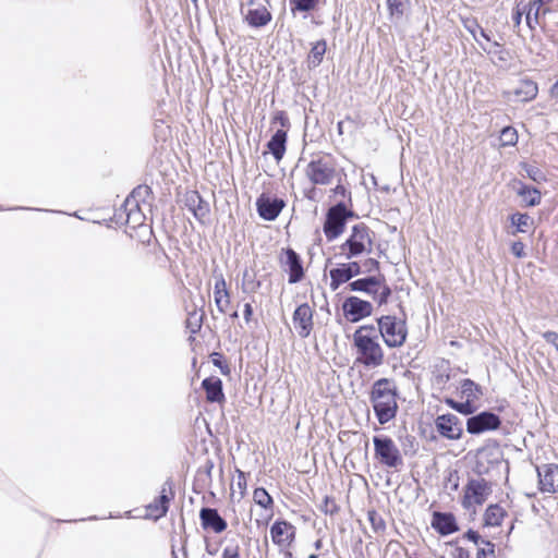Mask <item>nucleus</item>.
<instances>
[{
  "instance_id": "nucleus-44",
  "label": "nucleus",
  "mask_w": 558,
  "mask_h": 558,
  "mask_svg": "<svg viewBox=\"0 0 558 558\" xmlns=\"http://www.w3.org/2000/svg\"><path fill=\"white\" fill-rule=\"evenodd\" d=\"M320 510L326 514H335L338 512L339 508L335 500L330 498L329 496H325L323 504L320 506Z\"/></svg>"
},
{
  "instance_id": "nucleus-9",
  "label": "nucleus",
  "mask_w": 558,
  "mask_h": 558,
  "mask_svg": "<svg viewBox=\"0 0 558 558\" xmlns=\"http://www.w3.org/2000/svg\"><path fill=\"white\" fill-rule=\"evenodd\" d=\"M174 496V483L172 478H168L162 484L159 496L146 507L147 515L155 520L165 517L169 510V504Z\"/></svg>"
},
{
  "instance_id": "nucleus-60",
  "label": "nucleus",
  "mask_w": 558,
  "mask_h": 558,
  "mask_svg": "<svg viewBox=\"0 0 558 558\" xmlns=\"http://www.w3.org/2000/svg\"><path fill=\"white\" fill-rule=\"evenodd\" d=\"M323 546V541L322 539H317L315 543H314V547L316 550H319Z\"/></svg>"
},
{
  "instance_id": "nucleus-64",
  "label": "nucleus",
  "mask_w": 558,
  "mask_h": 558,
  "mask_svg": "<svg viewBox=\"0 0 558 558\" xmlns=\"http://www.w3.org/2000/svg\"><path fill=\"white\" fill-rule=\"evenodd\" d=\"M308 558H318V556L316 554H311Z\"/></svg>"
},
{
  "instance_id": "nucleus-10",
  "label": "nucleus",
  "mask_w": 558,
  "mask_h": 558,
  "mask_svg": "<svg viewBox=\"0 0 558 558\" xmlns=\"http://www.w3.org/2000/svg\"><path fill=\"white\" fill-rule=\"evenodd\" d=\"M500 417L490 411H483L472 415L466 421V432L471 435H478L485 432L496 430L500 427Z\"/></svg>"
},
{
  "instance_id": "nucleus-41",
  "label": "nucleus",
  "mask_w": 558,
  "mask_h": 558,
  "mask_svg": "<svg viewBox=\"0 0 558 558\" xmlns=\"http://www.w3.org/2000/svg\"><path fill=\"white\" fill-rule=\"evenodd\" d=\"M464 28L472 35L474 40L482 47L484 51H487L486 47H484L477 37V33L481 29V25L477 23L475 19H465L463 20Z\"/></svg>"
},
{
  "instance_id": "nucleus-54",
  "label": "nucleus",
  "mask_w": 558,
  "mask_h": 558,
  "mask_svg": "<svg viewBox=\"0 0 558 558\" xmlns=\"http://www.w3.org/2000/svg\"><path fill=\"white\" fill-rule=\"evenodd\" d=\"M332 193L335 196H341L342 198H345L347 196H350V192L345 189L344 185L338 184L333 190Z\"/></svg>"
},
{
  "instance_id": "nucleus-32",
  "label": "nucleus",
  "mask_w": 558,
  "mask_h": 558,
  "mask_svg": "<svg viewBox=\"0 0 558 558\" xmlns=\"http://www.w3.org/2000/svg\"><path fill=\"white\" fill-rule=\"evenodd\" d=\"M123 208L126 216L125 221L128 225H131L133 228L143 225L145 216L141 210V206H126V201H124Z\"/></svg>"
},
{
  "instance_id": "nucleus-50",
  "label": "nucleus",
  "mask_w": 558,
  "mask_h": 558,
  "mask_svg": "<svg viewBox=\"0 0 558 558\" xmlns=\"http://www.w3.org/2000/svg\"><path fill=\"white\" fill-rule=\"evenodd\" d=\"M275 122H278L282 128H289L290 121L284 111H278L274 118Z\"/></svg>"
},
{
  "instance_id": "nucleus-13",
  "label": "nucleus",
  "mask_w": 558,
  "mask_h": 558,
  "mask_svg": "<svg viewBox=\"0 0 558 558\" xmlns=\"http://www.w3.org/2000/svg\"><path fill=\"white\" fill-rule=\"evenodd\" d=\"M286 206V203L283 199L278 197H271L268 194L263 193L257 199H256V208L258 215L267 221L275 220Z\"/></svg>"
},
{
  "instance_id": "nucleus-35",
  "label": "nucleus",
  "mask_w": 558,
  "mask_h": 558,
  "mask_svg": "<svg viewBox=\"0 0 558 558\" xmlns=\"http://www.w3.org/2000/svg\"><path fill=\"white\" fill-rule=\"evenodd\" d=\"M253 500L266 510H272L274 499L264 487H257L253 492Z\"/></svg>"
},
{
  "instance_id": "nucleus-1",
  "label": "nucleus",
  "mask_w": 558,
  "mask_h": 558,
  "mask_svg": "<svg viewBox=\"0 0 558 558\" xmlns=\"http://www.w3.org/2000/svg\"><path fill=\"white\" fill-rule=\"evenodd\" d=\"M353 345L356 350V363L368 368L384 363L385 354L378 342L375 325L360 326L353 333Z\"/></svg>"
},
{
  "instance_id": "nucleus-55",
  "label": "nucleus",
  "mask_w": 558,
  "mask_h": 558,
  "mask_svg": "<svg viewBox=\"0 0 558 558\" xmlns=\"http://www.w3.org/2000/svg\"><path fill=\"white\" fill-rule=\"evenodd\" d=\"M253 315V307L250 303H245L244 304V311H243V316H244V319L246 323H248L251 320V317Z\"/></svg>"
},
{
  "instance_id": "nucleus-33",
  "label": "nucleus",
  "mask_w": 558,
  "mask_h": 558,
  "mask_svg": "<svg viewBox=\"0 0 558 558\" xmlns=\"http://www.w3.org/2000/svg\"><path fill=\"white\" fill-rule=\"evenodd\" d=\"M460 391L462 397H465L472 403L482 395L481 387L468 378L461 381Z\"/></svg>"
},
{
  "instance_id": "nucleus-28",
  "label": "nucleus",
  "mask_w": 558,
  "mask_h": 558,
  "mask_svg": "<svg viewBox=\"0 0 558 558\" xmlns=\"http://www.w3.org/2000/svg\"><path fill=\"white\" fill-rule=\"evenodd\" d=\"M515 191L526 206L534 207L541 203L542 194L536 187L529 186L520 181Z\"/></svg>"
},
{
  "instance_id": "nucleus-21",
  "label": "nucleus",
  "mask_w": 558,
  "mask_h": 558,
  "mask_svg": "<svg viewBox=\"0 0 558 558\" xmlns=\"http://www.w3.org/2000/svg\"><path fill=\"white\" fill-rule=\"evenodd\" d=\"M430 525L442 536H447L459 531L456 517L451 512L435 511L433 513Z\"/></svg>"
},
{
  "instance_id": "nucleus-36",
  "label": "nucleus",
  "mask_w": 558,
  "mask_h": 558,
  "mask_svg": "<svg viewBox=\"0 0 558 558\" xmlns=\"http://www.w3.org/2000/svg\"><path fill=\"white\" fill-rule=\"evenodd\" d=\"M511 225L517 228V232H526L533 223V219L527 214L515 213L510 216Z\"/></svg>"
},
{
  "instance_id": "nucleus-8",
  "label": "nucleus",
  "mask_w": 558,
  "mask_h": 558,
  "mask_svg": "<svg viewBox=\"0 0 558 558\" xmlns=\"http://www.w3.org/2000/svg\"><path fill=\"white\" fill-rule=\"evenodd\" d=\"M306 177L315 185H328L336 174L333 165L327 158L313 159L305 169Z\"/></svg>"
},
{
  "instance_id": "nucleus-29",
  "label": "nucleus",
  "mask_w": 558,
  "mask_h": 558,
  "mask_svg": "<svg viewBox=\"0 0 558 558\" xmlns=\"http://www.w3.org/2000/svg\"><path fill=\"white\" fill-rule=\"evenodd\" d=\"M325 3L326 0H289L290 12L292 15L312 12Z\"/></svg>"
},
{
  "instance_id": "nucleus-53",
  "label": "nucleus",
  "mask_w": 558,
  "mask_h": 558,
  "mask_svg": "<svg viewBox=\"0 0 558 558\" xmlns=\"http://www.w3.org/2000/svg\"><path fill=\"white\" fill-rule=\"evenodd\" d=\"M464 537L471 542H473L474 544H478V543H482V538L480 536V534L474 531V530H469L465 534H464Z\"/></svg>"
},
{
  "instance_id": "nucleus-43",
  "label": "nucleus",
  "mask_w": 558,
  "mask_h": 558,
  "mask_svg": "<svg viewBox=\"0 0 558 558\" xmlns=\"http://www.w3.org/2000/svg\"><path fill=\"white\" fill-rule=\"evenodd\" d=\"M485 546L477 551V558H495V545L490 541H482Z\"/></svg>"
},
{
  "instance_id": "nucleus-52",
  "label": "nucleus",
  "mask_w": 558,
  "mask_h": 558,
  "mask_svg": "<svg viewBox=\"0 0 558 558\" xmlns=\"http://www.w3.org/2000/svg\"><path fill=\"white\" fill-rule=\"evenodd\" d=\"M221 558H240L238 547H226L222 551Z\"/></svg>"
},
{
  "instance_id": "nucleus-11",
  "label": "nucleus",
  "mask_w": 558,
  "mask_h": 558,
  "mask_svg": "<svg viewBox=\"0 0 558 558\" xmlns=\"http://www.w3.org/2000/svg\"><path fill=\"white\" fill-rule=\"evenodd\" d=\"M435 428L441 437L449 440H458L463 434L462 422L452 413L438 415L435 418Z\"/></svg>"
},
{
  "instance_id": "nucleus-62",
  "label": "nucleus",
  "mask_w": 558,
  "mask_h": 558,
  "mask_svg": "<svg viewBox=\"0 0 558 558\" xmlns=\"http://www.w3.org/2000/svg\"><path fill=\"white\" fill-rule=\"evenodd\" d=\"M342 125H343V122H342V121L338 122L337 128H338V132H339V134H342Z\"/></svg>"
},
{
  "instance_id": "nucleus-49",
  "label": "nucleus",
  "mask_w": 558,
  "mask_h": 558,
  "mask_svg": "<svg viewBox=\"0 0 558 558\" xmlns=\"http://www.w3.org/2000/svg\"><path fill=\"white\" fill-rule=\"evenodd\" d=\"M524 247L521 241H515L511 244V253L518 258H523L525 257Z\"/></svg>"
},
{
  "instance_id": "nucleus-59",
  "label": "nucleus",
  "mask_w": 558,
  "mask_h": 558,
  "mask_svg": "<svg viewBox=\"0 0 558 558\" xmlns=\"http://www.w3.org/2000/svg\"><path fill=\"white\" fill-rule=\"evenodd\" d=\"M448 380H449V375H446V376H444V375H439V376H437V383H438V384H445V383H447Z\"/></svg>"
},
{
  "instance_id": "nucleus-46",
  "label": "nucleus",
  "mask_w": 558,
  "mask_h": 558,
  "mask_svg": "<svg viewBox=\"0 0 558 558\" xmlns=\"http://www.w3.org/2000/svg\"><path fill=\"white\" fill-rule=\"evenodd\" d=\"M213 364L220 368L221 373L223 375L230 374V367L229 365L223 361V357L220 353H214L213 354Z\"/></svg>"
},
{
  "instance_id": "nucleus-34",
  "label": "nucleus",
  "mask_w": 558,
  "mask_h": 558,
  "mask_svg": "<svg viewBox=\"0 0 558 558\" xmlns=\"http://www.w3.org/2000/svg\"><path fill=\"white\" fill-rule=\"evenodd\" d=\"M326 49L327 44L325 39H320L313 45L308 54V62L312 66L316 68L322 63Z\"/></svg>"
},
{
  "instance_id": "nucleus-12",
  "label": "nucleus",
  "mask_w": 558,
  "mask_h": 558,
  "mask_svg": "<svg viewBox=\"0 0 558 558\" xmlns=\"http://www.w3.org/2000/svg\"><path fill=\"white\" fill-rule=\"evenodd\" d=\"M344 317L351 323H357L373 313L371 302L357 296H348L342 303Z\"/></svg>"
},
{
  "instance_id": "nucleus-5",
  "label": "nucleus",
  "mask_w": 558,
  "mask_h": 558,
  "mask_svg": "<svg viewBox=\"0 0 558 558\" xmlns=\"http://www.w3.org/2000/svg\"><path fill=\"white\" fill-rule=\"evenodd\" d=\"M377 336L381 337L389 348L401 347L407 339L405 322L398 320L396 316L384 315L377 318V326H375Z\"/></svg>"
},
{
  "instance_id": "nucleus-48",
  "label": "nucleus",
  "mask_w": 558,
  "mask_h": 558,
  "mask_svg": "<svg viewBox=\"0 0 558 558\" xmlns=\"http://www.w3.org/2000/svg\"><path fill=\"white\" fill-rule=\"evenodd\" d=\"M542 337L547 343L551 344L558 352V332L545 331L542 333Z\"/></svg>"
},
{
  "instance_id": "nucleus-27",
  "label": "nucleus",
  "mask_w": 558,
  "mask_h": 558,
  "mask_svg": "<svg viewBox=\"0 0 558 558\" xmlns=\"http://www.w3.org/2000/svg\"><path fill=\"white\" fill-rule=\"evenodd\" d=\"M287 137L288 135L284 130H277L267 143V148L277 162L284 156Z\"/></svg>"
},
{
  "instance_id": "nucleus-18",
  "label": "nucleus",
  "mask_w": 558,
  "mask_h": 558,
  "mask_svg": "<svg viewBox=\"0 0 558 558\" xmlns=\"http://www.w3.org/2000/svg\"><path fill=\"white\" fill-rule=\"evenodd\" d=\"M270 536L276 545L288 547L294 541L295 529L291 523L278 520L270 527Z\"/></svg>"
},
{
  "instance_id": "nucleus-3",
  "label": "nucleus",
  "mask_w": 558,
  "mask_h": 558,
  "mask_svg": "<svg viewBox=\"0 0 558 558\" xmlns=\"http://www.w3.org/2000/svg\"><path fill=\"white\" fill-rule=\"evenodd\" d=\"M371 229L363 222L354 225L351 234L340 245L341 253L347 259L360 256L364 252L371 253L373 245Z\"/></svg>"
},
{
  "instance_id": "nucleus-4",
  "label": "nucleus",
  "mask_w": 558,
  "mask_h": 558,
  "mask_svg": "<svg viewBox=\"0 0 558 558\" xmlns=\"http://www.w3.org/2000/svg\"><path fill=\"white\" fill-rule=\"evenodd\" d=\"M348 287L351 291L364 292L372 295L378 306L387 304L392 293L391 288L387 284L386 278L383 275L356 279L351 281Z\"/></svg>"
},
{
  "instance_id": "nucleus-58",
  "label": "nucleus",
  "mask_w": 558,
  "mask_h": 558,
  "mask_svg": "<svg viewBox=\"0 0 558 558\" xmlns=\"http://www.w3.org/2000/svg\"><path fill=\"white\" fill-rule=\"evenodd\" d=\"M480 36L482 38H484L485 40L487 41H490V36L481 27V29L478 31Z\"/></svg>"
},
{
  "instance_id": "nucleus-2",
  "label": "nucleus",
  "mask_w": 558,
  "mask_h": 558,
  "mask_svg": "<svg viewBox=\"0 0 558 558\" xmlns=\"http://www.w3.org/2000/svg\"><path fill=\"white\" fill-rule=\"evenodd\" d=\"M397 396V387L392 380L380 378L373 384L371 401L379 424H387L396 417Z\"/></svg>"
},
{
  "instance_id": "nucleus-15",
  "label": "nucleus",
  "mask_w": 558,
  "mask_h": 558,
  "mask_svg": "<svg viewBox=\"0 0 558 558\" xmlns=\"http://www.w3.org/2000/svg\"><path fill=\"white\" fill-rule=\"evenodd\" d=\"M313 310L307 303L299 305L292 316L294 328L301 338H307L313 330Z\"/></svg>"
},
{
  "instance_id": "nucleus-19",
  "label": "nucleus",
  "mask_w": 558,
  "mask_h": 558,
  "mask_svg": "<svg viewBox=\"0 0 558 558\" xmlns=\"http://www.w3.org/2000/svg\"><path fill=\"white\" fill-rule=\"evenodd\" d=\"M286 259L281 264L287 267L289 272V283H298L304 277L303 264L300 255L292 248L283 250Z\"/></svg>"
},
{
  "instance_id": "nucleus-7",
  "label": "nucleus",
  "mask_w": 558,
  "mask_h": 558,
  "mask_svg": "<svg viewBox=\"0 0 558 558\" xmlns=\"http://www.w3.org/2000/svg\"><path fill=\"white\" fill-rule=\"evenodd\" d=\"M375 458L385 466L398 469L403 464L402 456L395 441L388 436H374Z\"/></svg>"
},
{
  "instance_id": "nucleus-61",
  "label": "nucleus",
  "mask_w": 558,
  "mask_h": 558,
  "mask_svg": "<svg viewBox=\"0 0 558 558\" xmlns=\"http://www.w3.org/2000/svg\"><path fill=\"white\" fill-rule=\"evenodd\" d=\"M493 46H494L496 49H500V48H501V45H500L498 41H494V43H493ZM493 52H494V53H497V52H498V50H494Z\"/></svg>"
},
{
  "instance_id": "nucleus-47",
  "label": "nucleus",
  "mask_w": 558,
  "mask_h": 558,
  "mask_svg": "<svg viewBox=\"0 0 558 558\" xmlns=\"http://www.w3.org/2000/svg\"><path fill=\"white\" fill-rule=\"evenodd\" d=\"M457 541H451L448 543V545L454 546L453 550L450 554L451 558H470V553L463 547L457 546Z\"/></svg>"
},
{
  "instance_id": "nucleus-56",
  "label": "nucleus",
  "mask_w": 558,
  "mask_h": 558,
  "mask_svg": "<svg viewBox=\"0 0 558 558\" xmlns=\"http://www.w3.org/2000/svg\"><path fill=\"white\" fill-rule=\"evenodd\" d=\"M238 487L243 490L246 488V480H245V474L242 472V471H239V475H238Z\"/></svg>"
},
{
  "instance_id": "nucleus-25",
  "label": "nucleus",
  "mask_w": 558,
  "mask_h": 558,
  "mask_svg": "<svg viewBox=\"0 0 558 558\" xmlns=\"http://www.w3.org/2000/svg\"><path fill=\"white\" fill-rule=\"evenodd\" d=\"M216 282L214 287V299L218 311L222 314L227 312L230 305V294L227 289V283L222 274L215 276Z\"/></svg>"
},
{
  "instance_id": "nucleus-38",
  "label": "nucleus",
  "mask_w": 558,
  "mask_h": 558,
  "mask_svg": "<svg viewBox=\"0 0 558 558\" xmlns=\"http://www.w3.org/2000/svg\"><path fill=\"white\" fill-rule=\"evenodd\" d=\"M446 403L453 410H456L457 412L461 413V414H464V415H470L474 412V405L471 401L466 400L465 402H458L451 398H447L446 399Z\"/></svg>"
},
{
  "instance_id": "nucleus-23",
  "label": "nucleus",
  "mask_w": 558,
  "mask_h": 558,
  "mask_svg": "<svg viewBox=\"0 0 558 558\" xmlns=\"http://www.w3.org/2000/svg\"><path fill=\"white\" fill-rule=\"evenodd\" d=\"M257 8L248 9L244 15V21L250 27L260 28L266 26L272 19L271 12L267 9V4H257Z\"/></svg>"
},
{
  "instance_id": "nucleus-42",
  "label": "nucleus",
  "mask_w": 558,
  "mask_h": 558,
  "mask_svg": "<svg viewBox=\"0 0 558 558\" xmlns=\"http://www.w3.org/2000/svg\"><path fill=\"white\" fill-rule=\"evenodd\" d=\"M368 520L375 532H383L386 529V522L383 517L375 510L368 511Z\"/></svg>"
},
{
  "instance_id": "nucleus-14",
  "label": "nucleus",
  "mask_w": 558,
  "mask_h": 558,
  "mask_svg": "<svg viewBox=\"0 0 558 558\" xmlns=\"http://www.w3.org/2000/svg\"><path fill=\"white\" fill-rule=\"evenodd\" d=\"M363 270L361 265L357 262H350L345 264H340L339 267L330 270V289L332 291L338 290V288L351 280L353 277L362 274Z\"/></svg>"
},
{
  "instance_id": "nucleus-45",
  "label": "nucleus",
  "mask_w": 558,
  "mask_h": 558,
  "mask_svg": "<svg viewBox=\"0 0 558 558\" xmlns=\"http://www.w3.org/2000/svg\"><path fill=\"white\" fill-rule=\"evenodd\" d=\"M524 170L526 175L535 182H542L545 180L543 172L536 167L525 165Z\"/></svg>"
},
{
  "instance_id": "nucleus-40",
  "label": "nucleus",
  "mask_w": 558,
  "mask_h": 558,
  "mask_svg": "<svg viewBox=\"0 0 558 558\" xmlns=\"http://www.w3.org/2000/svg\"><path fill=\"white\" fill-rule=\"evenodd\" d=\"M203 324V314L194 311L189 314L186 319V328L190 330L191 333H197Z\"/></svg>"
},
{
  "instance_id": "nucleus-6",
  "label": "nucleus",
  "mask_w": 558,
  "mask_h": 558,
  "mask_svg": "<svg viewBox=\"0 0 558 558\" xmlns=\"http://www.w3.org/2000/svg\"><path fill=\"white\" fill-rule=\"evenodd\" d=\"M352 216L353 213L348 210L343 202H339L331 206L326 214L323 227L327 240H336L344 231L348 218Z\"/></svg>"
},
{
  "instance_id": "nucleus-16",
  "label": "nucleus",
  "mask_w": 558,
  "mask_h": 558,
  "mask_svg": "<svg viewBox=\"0 0 558 558\" xmlns=\"http://www.w3.org/2000/svg\"><path fill=\"white\" fill-rule=\"evenodd\" d=\"M184 205L201 223H206L210 206L197 191H187L184 194Z\"/></svg>"
},
{
  "instance_id": "nucleus-20",
  "label": "nucleus",
  "mask_w": 558,
  "mask_h": 558,
  "mask_svg": "<svg viewBox=\"0 0 558 558\" xmlns=\"http://www.w3.org/2000/svg\"><path fill=\"white\" fill-rule=\"evenodd\" d=\"M199 520L204 530H211L215 533H222L228 524L215 508L204 507L199 511Z\"/></svg>"
},
{
  "instance_id": "nucleus-24",
  "label": "nucleus",
  "mask_w": 558,
  "mask_h": 558,
  "mask_svg": "<svg viewBox=\"0 0 558 558\" xmlns=\"http://www.w3.org/2000/svg\"><path fill=\"white\" fill-rule=\"evenodd\" d=\"M202 388L206 392V399L210 403L223 402L225 393L222 389V380L219 377H207L202 381Z\"/></svg>"
},
{
  "instance_id": "nucleus-22",
  "label": "nucleus",
  "mask_w": 558,
  "mask_h": 558,
  "mask_svg": "<svg viewBox=\"0 0 558 558\" xmlns=\"http://www.w3.org/2000/svg\"><path fill=\"white\" fill-rule=\"evenodd\" d=\"M490 492V485L484 478L470 480L465 486L464 499H473L476 505H483Z\"/></svg>"
},
{
  "instance_id": "nucleus-31",
  "label": "nucleus",
  "mask_w": 558,
  "mask_h": 558,
  "mask_svg": "<svg viewBox=\"0 0 558 558\" xmlns=\"http://www.w3.org/2000/svg\"><path fill=\"white\" fill-rule=\"evenodd\" d=\"M151 194V189L148 185H138L126 197V206L137 207L142 203H146Z\"/></svg>"
},
{
  "instance_id": "nucleus-63",
  "label": "nucleus",
  "mask_w": 558,
  "mask_h": 558,
  "mask_svg": "<svg viewBox=\"0 0 558 558\" xmlns=\"http://www.w3.org/2000/svg\"><path fill=\"white\" fill-rule=\"evenodd\" d=\"M520 21H521V13L517 12V14H515V22L519 24Z\"/></svg>"
},
{
  "instance_id": "nucleus-51",
  "label": "nucleus",
  "mask_w": 558,
  "mask_h": 558,
  "mask_svg": "<svg viewBox=\"0 0 558 558\" xmlns=\"http://www.w3.org/2000/svg\"><path fill=\"white\" fill-rule=\"evenodd\" d=\"M364 267L366 272L378 271L379 270V262L374 258H368L364 262Z\"/></svg>"
},
{
  "instance_id": "nucleus-26",
  "label": "nucleus",
  "mask_w": 558,
  "mask_h": 558,
  "mask_svg": "<svg viewBox=\"0 0 558 558\" xmlns=\"http://www.w3.org/2000/svg\"><path fill=\"white\" fill-rule=\"evenodd\" d=\"M537 83L529 78L520 80L518 85L512 90V95L514 96L515 100L522 102L533 100L537 96Z\"/></svg>"
},
{
  "instance_id": "nucleus-37",
  "label": "nucleus",
  "mask_w": 558,
  "mask_h": 558,
  "mask_svg": "<svg viewBox=\"0 0 558 558\" xmlns=\"http://www.w3.org/2000/svg\"><path fill=\"white\" fill-rule=\"evenodd\" d=\"M409 0H387V7L392 17L400 19L403 16L407 8L409 7Z\"/></svg>"
},
{
  "instance_id": "nucleus-30",
  "label": "nucleus",
  "mask_w": 558,
  "mask_h": 558,
  "mask_svg": "<svg viewBox=\"0 0 558 558\" xmlns=\"http://www.w3.org/2000/svg\"><path fill=\"white\" fill-rule=\"evenodd\" d=\"M506 511L498 504L489 505L484 513L485 525L498 526L501 524Z\"/></svg>"
},
{
  "instance_id": "nucleus-57",
  "label": "nucleus",
  "mask_w": 558,
  "mask_h": 558,
  "mask_svg": "<svg viewBox=\"0 0 558 558\" xmlns=\"http://www.w3.org/2000/svg\"><path fill=\"white\" fill-rule=\"evenodd\" d=\"M248 4L250 5H254V4H269V0H250Z\"/></svg>"
},
{
  "instance_id": "nucleus-17",
  "label": "nucleus",
  "mask_w": 558,
  "mask_h": 558,
  "mask_svg": "<svg viewBox=\"0 0 558 558\" xmlns=\"http://www.w3.org/2000/svg\"><path fill=\"white\" fill-rule=\"evenodd\" d=\"M536 470L539 489L549 494L558 492V464H543Z\"/></svg>"
},
{
  "instance_id": "nucleus-39",
  "label": "nucleus",
  "mask_w": 558,
  "mask_h": 558,
  "mask_svg": "<svg viewBox=\"0 0 558 558\" xmlns=\"http://www.w3.org/2000/svg\"><path fill=\"white\" fill-rule=\"evenodd\" d=\"M499 138L502 146H513L518 142L517 130L512 126H505L500 132Z\"/></svg>"
}]
</instances>
